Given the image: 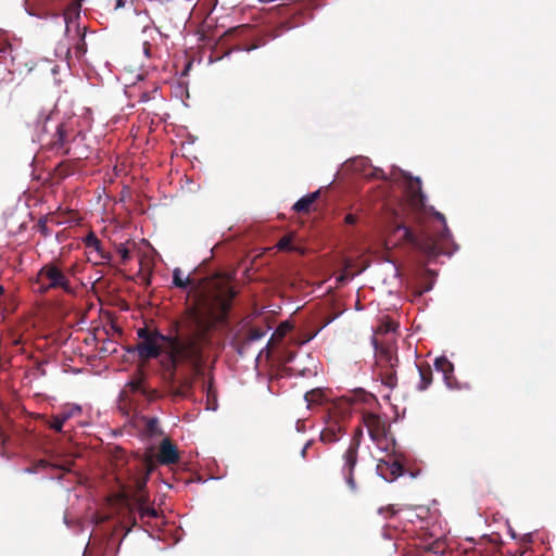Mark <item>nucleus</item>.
Returning <instances> with one entry per match:
<instances>
[{
	"label": "nucleus",
	"mask_w": 556,
	"mask_h": 556,
	"mask_svg": "<svg viewBox=\"0 0 556 556\" xmlns=\"http://www.w3.org/2000/svg\"><path fill=\"white\" fill-rule=\"evenodd\" d=\"M79 18V14L77 13L75 17L70 16L68 14L64 15V22L66 25L65 33L68 35L71 31L72 25L76 27V41L75 43L68 48V53L74 54L77 60H80L87 52V43L85 40V27L80 28V26L76 23Z\"/></svg>",
	"instance_id": "11"
},
{
	"label": "nucleus",
	"mask_w": 556,
	"mask_h": 556,
	"mask_svg": "<svg viewBox=\"0 0 556 556\" xmlns=\"http://www.w3.org/2000/svg\"><path fill=\"white\" fill-rule=\"evenodd\" d=\"M159 91V86L154 85L151 90L142 91L139 96V102L146 103L153 99H155L156 93Z\"/></svg>",
	"instance_id": "25"
},
{
	"label": "nucleus",
	"mask_w": 556,
	"mask_h": 556,
	"mask_svg": "<svg viewBox=\"0 0 556 556\" xmlns=\"http://www.w3.org/2000/svg\"><path fill=\"white\" fill-rule=\"evenodd\" d=\"M357 217L354 214H346L344 217V222L348 225H354L356 223Z\"/></svg>",
	"instance_id": "36"
},
{
	"label": "nucleus",
	"mask_w": 556,
	"mask_h": 556,
	"mask_svg": "<svg viewBox=\"0 0 556 556\" xmlns=\"http://www.w3.org/2000/svg\"><path fill=\"white\" fill-rule=\"evenodd\" d=\"M250 345L251 343H248V340L244 338L236 344L235 349L240 356H243L249 350Z\"/></svg>",
	"instance_id": "30"
},
{
	"label": "nucleus",
	"mask_w": 556,
	"mask_h": 556,
	"mask_svg": "<svg viewBox=\"0 0 556 556\" xmlns=\"http://www.w3.org/2000/svg\"><path fill=\"white\" fill-rule=\"evenodd\" d=\"M172 283L176 288L186 290L190 286L191 279L189 276H184L182 270L179 267H176L173 270Z\"/></svg>",
	"instance_id": "22"
},
{
	"label": "nucleus",
	"mask_w": 556,
	"mask_h": 556,
	"mask_svg": "<svg viewBox=\"0 0 556 556\" xmlns=\"http://www.w3.org/2000/svg\"><path fill=\"white\" fill-rule=\"evenodd\" d=\"M37 370L40 372V375H45V368L42 363H39L37 365Z\"/></svg>",
	"instance_id": "42"
},
{
	"label": "nucleus",
	"mask_w": 556,
	"mask_h": 556,
	"mask_svg": "<svg viewBox=\"0 0 556 556\" xmlns=\"http://www.w3.org/2000/svg\"><path fill=\"white\" fill-rule=\"evenodd\" d=\"M237 291L233 287L227 286L224 289L217 291L214 296L215 304L220 308L222 312L227 313L230 307L232 300L236 298Z\"/></svg>",
	"instance_id": "17"
},
{
	"label": "nucleus",
	"mask_w": 556,
	"mask_h": 556,
	"mask_svg": "<svg viewBox=\"0 0 556 556\" xmlns=\"http://www.w3.org/2000/svg\"><path fill=\"white\" fill-rule=\"evenodd\" d=\"M375 403H377V397L363 388H355L341 395L333 404V412L328 415L326 426L320 432V440L325 443L338 442L342 437L343 426L336 419L337 416L343 419L349 416L357 405L364 404L371 406Z\"/></svg>",
	"instance_id": "4"
},
{
	"label": "nucleus",
	"mask_w": 556,
	"mask_h": 556,
	"mask_svg": "<svg viewBox=\"0 0 556 556\" xmlns=\"http://www.w3.org/2000/svg\"><path fill=\"white\" fill-rule=\"evenodd\" d=\"M363 429L358 428L356 430L355 435L351 439L349 447L344 452L342 458H343V465L341 468V473L343 476V479L345 480L346 484L352 491L356 490V482L354 480V468L357 464V454H358V447H359V439L358 434H362Z\"/></svg>",
	"instance_id": "8"
},
{
	"label": "nucleus",
	"mask_w": 556,
	"mask_h": 556,
	"mask_svg": "<svg viewBox=\"0 0 556 556\" xmlns=\"http://www.w3.org/2000/svg\"><path fill=\"white\" fill-rule=\"evenodd\" d=\"M179 459V453L176 445L168 439L165 438L161 442L157 460L162 465H172L177 463Z\"/></svg>",
	"instance_id": "13"
},
{
	"label": "nucleus",
	"mask_w": 556,
	"mask_h": 556,
	"mask_svg": "<svg viewBox=\"0 0 556 556\" xmlns=\"http://www.w3.org/2000/svg\"><path fill=\"white\" fill-rule=\"evenodd\" d=\"M39 129L38 142L60 155L83 160L89 156V148L85 143L86 135L78 129V119L70 116L59 119L56 114L41 113L37 121Z\"/></svg>",
	"instance_id": "3"
},
{
	"label": "nucleus",
	"mask_w": 556,
	"mask_h": 556,
	"mask_svg": "<svg viewBox=\"0 0 556 556\" xmlns=\"http://www.w3.org/2000/svg\"><path fill=\"white\" fill-rule=\"evenodd\" d=\"M309 445H311V442L308 441V442L303 446V448H302V451H301V455H302V457H303V458H305V456H306V452H307V448L309 447Z\"/></svg>",
	"instance_id": "40"
},
{
	"label": "nucleus",
	"mask_w": 556,
	"mask_h": 556,
	"mask_svg": "<svg viewBox=\"0 0 556 556\" xmlns=\"http://www.w3.org/2000/svg\"><path fill=\"white\" fill-rule=\"evenodd\" d=\"M434 368L443 374L445 382L450 386L453 378L454 365L446 356H439L434 361Z\"/></svg>",
	"instance_id": "18"
},
{
	"label": "nucleus",
	"mask_w": 556,
	"mask_h": 556,
	"mask_svg": "<svg viewBox=\"0 0 556 556\" xmlns=\"http://www.w3.org/2000/svg\"><path fill=\"white\" fill-rule=\"evenodd\" d=\"M138 517L141 521H149L150 519L157 518L159 513L154 507H146L143 505H139Z\"/></svg>",
	"instance_id": "24"
},
{
	"label": "nucleus",
	"mask_w": 556,
	"mask_h": 556,
	"mask_svg": "<svg viewBox=\"0 0 556 556\" xmlns=\"http://www.w3.org/2000/svg\"><path fill=\"white\" fill-rule=\"evenodd\" d=\"M319 395V392L318 391H309V392H306L305 395H304V400L307 402V406L309 407V405L316 401V396Z\"/></svg>",
	"instance_id": "34"
},
{
	"label": "nucleus",
	"mask_w": 556,
	"mask_h": 556,
	"mask_svg": "<svg viewBox=\"0 0 556 556\" xmlns=\"http://www.w3.org/2000/svg\"><path fill=\"white\" fill-rule=\"evenodd\" d=\"M399 324L389 316H384V387L393 389L397 383L395 366L399 363L395 341L387 336H394Z\"/></svg>",
	"instance_id": "5"
},
{
	"label": "nucleus",
	"mask_w": 556,
	"mask_h": 556,
	"mask_svg": "<svg viewBox=\"0 0 556 556\" xmlns=\"http://www.w3.org/2000/svg\"><path fill=\"white\" fill-rule=\"evenodd\" d=\"M142 421L144 422V429L149 437L153 438L164 434L162 428L160 427V420L157 417L144 416L142 417Z\"/></svg>",
	"instance_id": "20"
},
{
	"label": "nucleus",
	"mask_w": 556,
	"mask_h": 556,
	"mask_svg": "<svg viewBox=\"0 0 556 556\" xmlns=\"http://www.w3.org/2000/svg\"><path fill=\"white\" fill-rule=\"evenodd\" d=\"M290 330L291 325L288 321H285L280 324L279 327L275 330L273 337L283 338Z\"/></svg>",
	"instance_id": "29"
},
{
	"label": "nucleus",
	"mask_w": 556,
	"mask_h": 556,
	"mask_svg": "<svg viewBox=\"0 0 556 556\" xmlns=\"http://www.w3.org/2000/svg\"><path fill=\"white\" fill-rule=\"evenodd\" d=\"M144 36V39H148L150 42L154 41L156 39L157 35H151V34H142Z\"/></svg>",
	"instance_id": "41"
},
{
	"label": "nucleus",
	"mask_w": 556,
	"mask_h": 556,
	"mask_svg": "<svg viewBox=\"0 0 556 556\" xmlns=\"http://www.w3.org/2000/svg\"><path fill=\"white\" fill-rule=\"evenodd\" d=\"M117 253L123 262H127L130 258V251L125 244H119L117 247Z\"/></svg>",
	"instance_id": "32"
},
{
	"label": "nucleus",
	"mask_w": 556,
	"mask_h": 556,
	"mask_svg": "<svg viewBox=\"0 0 556 556\" xmlns=\"http://www.w3.org/2000/svg\"><path fill=\"white\" fill-rule=\"evenodd\" d=\"M277 249L280 251H293L294 247L292 244V239L290 236H283L276 244Z\"/></svg>",
	"instance_id": "26"
},
{
	"label": "nucleus",
	"mask_w": 556,
	"mask_h": 556,
	"mask_svg": "<svg viewBox=\"0 0 556 556\" xmlns=\"http://www.w3.org/2000/svg\"><path fill=\"white\" fill-rule=\"evenodd\" d=\"M345 168L366 178L375 175V168L371 166L369 159L364 156L354 157L345 163Z\"/></svg>",
	"instance_id": "14"
},
{
	"label": "nucleus",
	"mask_w": 556,
	"mask_h": 556,
	"mask_svg": "<svg viewBox=\"0 0 556 556\" xmlns=\"http://www.w3.org/2000/svg\"><path fill=\"white\" fill-rule=\"evenodd\" d=\"M128 352L137 353L140 359L161 357L160 366L172 383L178 380L181 368L198 370L203 362L202 348L194 339L182 341L178 336L163 334L157 329H153L152 337L128 349Z\"/></svg>",
	"instance_id": "2"
},
{
	"label": "nucleus",
	"mask_w": 556,
	"mask_h": 556,
	"mask_svg": "<svg viewBox=\"0 0 556 556\" xmlns=\"http://www.w3.org/2000/svg\"><path fill=\"white\" fill-rule=\"evenodd\" d=\"M81 242L87 250L88 261L92 264L101 265L112 260L111 253L104 250L103 243L93 231H89L81 238Z\"/></svg>",
	"instance_id": "10"
},
{
	"label": "nucleus",
	"mask_w": 556,
	"mask_h": 556,
	"mask_svg": "<svg viewBox=\"0 0 556 556\" xmlns=\"http://www.w3.org/2000/svg\"><path fill=\"white\" fill-rule=\"evenodd\" d=\"M378 515H382V506L377 509Z\"/></svg>",
	"instance_id": "45"
},
{
	"label": "nucleus",
	"mask_w": 556,
	"mask_h": 556,
	"mask_svg": "<svg viewBox=\"0 0 556 556\" xmlns=\"http://www.w3.org/2000/svg\"><path fill=\"white\" fill-rule=\"evenodd\" d=\"M37 230L45 237L48 238L51 236V230L47 225V220L45 218H40L36 225Z\"/></svg>",
	"instance_id": "28"
},
{
	"label": "nucleus",
	"mask_w": 556,
	"mask_h": 556,
	"mask_svg": "<svg viewBox=\"0 0 556 556\" xmlns=\"http://www.w3.org/2000/svg\"><path fill=\"white\" fill-rule=\"evenodd\" d=\"M400 174L408 185L409 204L400 203L396 208L389 210L384 203V251L393 247L408 244L427 258H434L443 252L439 241L427 229H421L417 235L414 233L407 225L409 210L413 211L416 220L420 224L422 216L428 214L441 222L443 231L440 237L442 239L447 232L445 217L432 206L426 205V197L421 191L419 178L413 179L403 172Z\"/></svg>",
	"instance_id": "1"
},
{
	"label": "nucleus",
	"mask_w": 556,
	"mask_h": 556,
	"mask_svg": "<svg viewBox=\"0 0 556 556\" xmlns=\"http://www.w3.org/2000/svg\"><path fill=\"white\" fill-rule=\"evenodd\" d=\"M137 337L143 341L153 334V330L149 329L148 327H141L137 329Z\"/></svg>",
	"instance_id": "31"
},
{
	"label": "nucleus",
	"mask_w": 556,
	"mask_h": 556,
	"mask_svg": "<svg viewBox=\"0 0 556 556\" xmlns=\"http://www.w3.org/2000/svg\"><path fill=\"white\" fill-rule=\"evenodd\" d=\"M384 452H387V456L384 457V469L388 470V475L384 472V481L392 482L405 473H409L410 478L417 477L419 470L414 471L409 468L408 457L395 450L394 442L392 451L389 452V446L386 445Z\"/></svg>",
	"instance_id": "7"
},
{
	"label": "nucleus",
	"mask_w": 556,
	"mask_h": 556,
	"mask_svg": "<svg viewBox=\"0 0 556 556\" xmlns=\"http://www.w3.org/2000/svg\"><path fill=\"white\" fill-rule=\"evenodd\" d=\"M383 513H384V519L387 517H393L396 514L393 506H388V507L384 506Z\"/></svg>",
	"instance_id": "37"
},
{
	"label": "nucleus",
	"mask_w": 556,
	"mask_h": 556,
	"mask_svg": "<svg viewBox=\"0 0 556 556\" xmlns=\"http://www.w3.org/2000/svg\"><path fill=\"white\" fill-rule=\"evenodd\" d=\"M383 261H384V262H391V261L389 260V257H388V255H387L386 253H384Z\"/></svg>",
	"instance_id": "46"
},
{
	"label": "nucleus",
	"mask_w": 556,
	"mask_h": 556,
	"mask_svg": "<svg viewBox=\"0 0 556 556\" xmlns=\"http://www.w3.org/2000/svg\"><path fill=\"white\" fill-rule=\"evenodd\" d=\"M295 357H296V354L294 352H288V354L286 355L283 361H285V363H292Z\"/></svg>",
	"instance_id": "38"
},
{
	"label": "nucleus",
	"mask_w": 556,
	"mask_h": 556,
	"mask_svg": "<svg viewBox=\"0 0 556 556\" xmlns=\"http://www.w3.org/2000/svg\"><path fill=\"white\" fill-rule=\"evenodd\" d=\"M83 408L79 404L76 403H66L64 404L60 412L52 415L49 421L47 422L48 427L56 433H61L67 438H71V434L67 430H64V425L72 418L81 415Z\"/></svg>",
	"instance_id": "9"
},
{
	"label": "nucleus",
	"mask_w": 556,
	"mask_h": 556,
	"mask_svg": "<svg viewBox=\"0 0 556 556\" xmlns=\"http://www.w3.org/2000/svg\"><path fill=\"white\" fill-rule=\"evenodd\" d=\"M376 471L379 477H382V459L378 460V464L376 466Z\"/></svg>",
	"instance_id": "39"
},
{
	"label": "nucleus",
	"mask_w": 556,
	"mask_h": 556,
	"mask_svg": "<svg viewBox=\"0 0 556 556\" xmlns=\"http://www.w3.org/2000/svg\"><path fill=\"white\" fill-rule=\"evenodd\" d=\"M63 269L67 274V278L71 280L72 277H76V275L78 273V265L75 263L68 267L63 268Z\"/></svg>",
	"instance_id": "33"
},
{
	"label": "nucleus",
	"mask_w": 556,
	"mask_h": 556,
	"mask_svg": "<svg viewBox=\"0 0 556 556\" xmlns=\"http://www.w3.org/2000/svg\"><path fill=\"white\" fill-rule=\"evenodd\" d=\"M5 52V47L3 46L2 42H0V53H4Z\"/></svg>",
	"instance_id": "43"
},
{
	"label": "nucleus",
	"mask_w": 556,
	"mask_h": 556,
	"mask_svg": "<svg viewBox=\"0 0 556 556\" xmlns=\"http://www.w3.org/2000/svg\"><path fill=\"white\" fill-rule=\"evenodd\" d=\"M151 46H152V43L148 39H143L142 51H143L144 56H147L148 59L151 58Z\"/></svg>",
	"instance_id": "35"
},
{
	"label": "nucleus",
	"mask_w": 556,
	"mask_h": 556,
	"mask_svg": "<svg viewBox=\"0 0 556 556\" xmlns=\"http://www.w3.org/2000/svg\"><path fill=\"white\" fill-rule=\"evenodd\" d=\"M382 332V320H379L376 326L372 327V333L370 336V343L374 349V356L376 358L377 369L375 370V379L382 382V370L379 368V362L382 357V346L379 344L378 334Z\"/></svg>",
	"instance_id": "15"
},
{
	"label": "nucleus",
	"mask_w": 556,
	"mask_h": 556,
	"mask_svg": "<svg viewBox=\"0 0 556 556\" xmlns=\"http://www.w3.org/2000/svg\"><path fill=\"white\" fill-rule=\"evenodd\" d=\"M4 294V287L0 285V298Z\"/></svg>",
	"instance_id": "44"
},
{
	"label": "nucleus",
	"mask_w": 556,
	"mask_h": 556,
	"mask_svg": "<svg viewBox=\"0 0 556 556\" xmlns=\"http://www.w3.org/2000/svg\"><path fill=\"white\" fill-rule=\"evenodd\" d=\"M265 336V332L261 329H252L250 333L245 337L248 343H254L260 341Z\"/></svg>",
	"instance_id": "27"
},
{
	"label": "nucleus",
	"mask_w": 556,
	"mask_h": 556,
	"mask_svg": "<svg viewBox=\"0 0 556 556\" xmlns=\"http://www.w3.org/2000/svg\"><path fill=\"white\" fill-rule=\"evenodd\" d=\"M319 194V190L305 194L294 203L292 208L295 212H308L309 207L318 199Z\"/></svg>",
	"instance_id": "19"
},
{
	"label": "nucleus",
	"mask_w": 556,
	"mask_h": 556,
	"mask_svg": "<svg viewBox=\"0 0 556 556\" xmlns=\"http://www.w3.org/2000/svg\"><path fill=\"white\" fill-rule=\"evenodd\" d=\"M420 382L418 390L424 391L432 383V369L428 364H421L418 366Z\"/></svg>",
	"instance_id": "21"
},
{
	"label": "nucleus",
	"mask_w": 556,
	"mask_h": 556,
	"mask_svg": "<svg viewBox=\"0 0 556 556\" xmlns=\"http://www.w3.org/2000/svg\"><path fill=\"white\" fill-rule=\"evenodd\" d=\"M38 279L42 282L40 286L41 292H47L51 289H61L67 294L75 293V289L67 278V274L59 262L45 264L38 271Z\"/></svg>",
	"instance_id": "6"
},
{
	"label": "nucleus",
	"mask_w": 556,
	"mask_h": 556,
	"mask_svg": "<svg viewBox=\"0 0 556 556\" xmlns=\"http://www.w3.org/2000/svg\"><path fill=\"white\" fill-rule=\"evenodd\" d=\"M363 427L376 447L382 451V421L378 414L366 413L363 415Z\"/></svg>",
	"instance_id": "12"
},
{
	"label": "nucleus",
	"mask_w": 556,
	"mask_h": 556,
	"mask_svg": "<svg viewBox=\"0 0 556 556\" xmlns=\"http://www.w3.org/2000/svg\"><path fill=\"white\" fill-rule=\"evenodd\" d=\"M134 13L138 17V23L141 26V34L161 35L160 28L155 25L154 20L147 9L136 7Z\"/></svg>",
	"instance_id": "16"
},
{
	"label": "nucleus",
	"mask_w": 556,
	"mask_h": 556,
	"mask_svg": "<svg viewBox=\"0 0 556 556\" xmlns=\"http://www.w3.org/2000/svg\"><path fill=\"white\" fill-rule=\"evenodd\" d=\"M217 408V394L212 383H210L206 388V409L215 412Z\"/></svg>",
	"instance_id": "23"
}]
</instances>
